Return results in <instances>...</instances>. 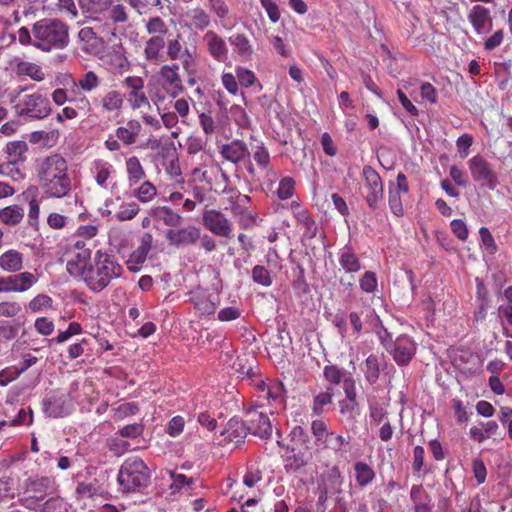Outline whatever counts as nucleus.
<instances>
[{"instance_id":"473e14b6","label":"nucleus","mask_w":512,"mask_h":512,"mask_svg":"<svg viewBox=\"0 0 512 512\" xmlns=\"http://www.w3.org/2000/svg\"><path fill=\"white\" fill-rule=\"evenodd\" d=\"M18 474L13 471L0 476V506L13 500L19 494Z\"/></svg>"},{"instance_id":"ea45409f","label":"nucleus","mask_w":512,"mask_h":512,"mask_svg":"<svg viewBox=\"0 0 512 512\" xmlns=\"http://www.w3.org/2000/svg\"><path fill=\"white\" fill-rule=\"evenodd\" d=\"M229 43L239 57L250 60L254 54L251 41L244 33H235L229 37Z\"/></svg>"},{"instance_id":"2eb2a0df","label":"nucleus","mask_w":512,"mask_h":512,"mask_svg":"<svg viewBox=\"0 0 512 512\" xmlns=\"http://www.w3.org/2000/svg\"><path fill=\"white\" fill-rule=\"evenodd\" d=\"M125 94L116 88L110 87L96 97H92L90 106L93 105L105 114H118L124 106Z\"/></svg>"},{"instance_id":"c03bdc74","label":"nucleus","mask_w":512,"mask_h":512,"mask_svg":"<svg viewBox=\"0 0 512 512\" xmlns=\"http://www.w3.org/2000/svg\"><path fill=\"white\" fill-rule=\"evenodd\" d=\"M125 168L127 173V179L129 186L132 187L136 185L141 180H143L146 176L145 170L136 156H131L125 161Z\"/></svg>"},{"instance_id":"8fccbe9b","label":"nucleus","mask_w":512,"mask_h":512,"mask_svg":"<svg viewBox=\"0 0 512 512\" xmlns=\"http://www.w3.org/2000/svg\"><path fill=\"white\" fill-rule=\"evenodd\" d=\"M252 157L261 170L269 171L271 158L268 148L264 143L252 146Z\"/></svg>"},{"instance_id":"79ce46f5","label":"nucleus","mask_w":512,"mask_h":512,"mask_svg":"<svg viewBox=\"0 0 512 512\" xmlns=\"http://www.w3.org/2000/svg\"><path fill=\"white\" fill-rule=\"evenodd\" d=\"M15 73L18 77H29L36 82H41L45 79L42 67L33 62H18L15 66Z\"/></svg>"},{"instance_id":"09e8293b","label":"nucleus","mask_w":512,"mask_h":512,"mask_svg":"<svg viewBox=\"0 0 512 512\" xmlns=\"http://www.w3.org/2000/svg\"><path fill=\"white\" fill-rule=\"evenodd\" d=\"M144 27L150 37H159L160 35L165 38V35L169 31V27L166 22L159 16L149 17L145 20Z\"/></svg>"},{"instance_id":"1a4fd4ad","label":"nucleus","mask_w":512,"mask_h":512,"mask_svg":"<svg viewBox=\"0 0 512 512\" xmlns=\"http://www.w3.org/2000/svg\"><path fill=\"white\" fill-rule=\"evenodd\" d=\"M158 83L171 98H177L186 90L180 74V64L171 62L163 64L158 71Z\"/></svg>"},{"instance_id":"b1692460","label":"nucleus","mask_w":512,"mask_h":512,"mask_svg":"<svg viewBox=\"0 0 512 512\" xmlns=\"http://www.w3.org/2000/svg\"><path fill=\"white\" fill-rule=\"evenodd\" d=\"M91 172L96 184L103 189H113L115 169L112 164L107 161L95 160L91 167Z\"/></svg>"},{"instance_id":"f257e3e1","label":"nucleus","mask_w":512,"mask_h":512,"mask_svg":"<svg viewBox=\"0 0 512 512\" xmlns=\"http://www.w3.org/2000/svg\"><path fill=\"white\" fill-rule=\"evenodd\" d=\"M38 185L47 198L69 197L73 180L66 159L60 154H51L40 159L36 165Z\"/></svg>"},{"instance_id":"2f4dec72","label":"nucleus","mask_w":512,"mask_h":512,"mask_svg":"<svg viewBox=\"0 0 512 512\" xmlns=\"http://www.w3.org/2000/svg\"><path fill=\"white\" fill-rule=\"evenodd\" d=\"M190 301L201 316H208L215 313L218 303L202 289L190 292Z\"/></svg>"},{"instance_id":"9d476101","label":"nucleus","mask_w":512,"mask_h":512,"mask_svg":"<svg viewBox=\"0 0 512 512\" xmlns=\"http://www.w3.org/2000/svg\"><path fill=\"white\" fill-rule=\"evenodd\" d=\"M472 179L481 186L494 190L498 184V176L491 163L480 155L473 156L467 162Z\"/></svg>"},{"instance_id":"052dcab7","label":"nucleus","mask_w":512,"mask_h":512,"mask_svg":"<svg viewBox=\"0 0 512 512\" xmlns=\"http://www.w3.org/2000/svg\"><path fill=\"white\" fill-rule=\"evenodd\" d=\"M295 180L290 177L286 176L283 177L280 182L277 189V196L280 200H288L292 198L295 192Z\"/></svg>"},{"instance_id":"338daca9","label":"nucleus","mask_w":512,"mask_h":512,"mask_svg":"<svg viewBox=\"0 0 512 512\" xmlns=\"http://www.w3.org/2000/svg\"><path fill=\"white\" fill-rule=\"evenodd\" d=\"M19 164L6 161L0 166V175L10 177L14 181L23 180L25 173L18 167Z\"/></svg>"},{"instance_id":"7c9ffc66","label":"nucleus","mask_w":512,"mask_h":512,"mask_svg":"<svg viewBox=\"0 0 512 512\" xmlns=\"http://www.w3.org/2000/svg\"><path fill=\"white\" fill-rule=\"evenodd\" d=\"M24 268V254L8 249L0 255V269L5 273H20Z\"/></svg>"},{"instance_id":"c756f323","label":"nucleus","mask_w":512,"mask_h":512,"mask_svg":"<svg viewBox=\"0 0 512 512\" xmlns=\"http://www.w3.org/2000/svg\"><path fill=\"white\" fill-rule=\"evenodd\" d=\"M90 263L91 250H82L81 252H74L71 259L67 261L66 268L71 276L82 279Z\"/></svg>"},{"instance_id":"0e129e2a","label":"nucleus","mask_w":512,"mask_h":512,"mask_svg":"<svg viewBox=\"0 0 512 512\" xmlns=\"http://www.w3.org/2000/svg\"><path fill=\"white\" fill-rule=\"evenodd\" d=\"M323 375L329 383L334 385L340 384L346 378L344 369L334 364L326 365L323 369Z\"/></svg>"},{"instance_id":"9b49d317","label":"nucleus","mask_w":512,"mask_h":512,"mask_svg":"<svg viewBox=\"0 0 512 512\" xmlns=\"http://www.w3.org/2000/svg\"><path fill=\"white\" fill-rule=\"evenodd\" d=\"M255 385L256 390L259 393V406H264V401H266L267 405L276 411L284 408L285 389L282 382L276 380H269V382H265L264 380L260 379Z\"/></svg>"},{"instance_id":"393cba45","label":"nucleus","mask_w":512,"mask_h":512,"mask_svg":"<svg viewBox=\"0 0 512 512\" xmlns=\"http://www.w3.org/2000/svg\"><path fill=\"white\" fill-rule=\"evenodd\" d=\"M166 40L164 37H149L143 48V57L151 65H160L165 61L164 48Z\"/></svg>"},{"instance_id":"6e6552de","label":"nucleus","mask_w":512,"mask_h":512,"mask_svg":"<svg viewBox=\"0 0 512 512\" xmlns=\"http://www.w3.org/2000/svg\"><path fill=\"white\" fill-rule=\"evenodd\" d=\"M362 191L365 202L376 210L384 198V183L380 174L370 165H365L361 172Z\"/></svg>"},{"instance_id":"5701e85b","label":"nucleus","mask_w":512,"mask_h":512,"mask_svg":"<svg viewBox=\"0 0 512 512\" xmlns=\"http://www.w3.org/2000/svg\"><path fill=\"white\" fill-rule=\"evenodd\" d=\"M467 17L474 31L479 35L488 33L492 29L493 20L490 10L482 5L473 6Z\"/></svg>"},{"instance_id":"6e6d98bb","label":"nucleus","mask_w":512,"mask_h":512,"mask_svg":"<svg viewBox=\"0 0 512 512\" xmlns=\"http://www.w3.org/2000/svg\"><path fill=\"white\" fill-rule=\"evenodd\" d=\"M166 55L171 61H176L184 56V46L180 34H177L174 38L168 39L166 42Z\"/></svg>"},{"instance_id":"c9c22d12","label":"nucleus","mask_w":512,"mask_h":512,"mask_svg":"<svg viewBox=\"0 0 512 512\" xmlns=\"http://www.w3.org/2000/svg\"><path fill=\"white\" fill-rule=\"evenodd\" d=\"M3 151L7 156V161L23 164L28 158L27 153L29 151V145L24 140H13L6 144Z\"/></svg>"},{"instance_id":"6ab92c4d","label":"nucleus","mask_w":512,"mask_h":512,"mask_svg":"<svg viewBox=\"0 0 512 512\" xmlns=\"http://www.w3.org/2000/svg\"><path fill=\"white\" fill-rule=\"evenodd\" d=\"M124 84L128 88V102L132 109L149 106V100L144 92V80L139 76H127Z\"/></svg>"},{"instance_id":"f8f14e48","label":"nucleus","mask_w":512,"mask_h":512,"mask_svg":"<svg viewBox=\"0 0 512 512\" xmlns=\"http://www.w3.org/2000/svg\"><path fill=\"white\" fill-rule=\"evenodd\" d=\"M409 193V183L406 175L399 172L396 181L388 184V204L391 213L396 217H403L405 209L403 201Z\"/></svg>"},{"instance_id":"13d9d810","label":"nucleus","mask_w":512,"mask_h":512,"mask_svg":"<svg viewBox=\"0 0 512 512\" xmlns=\"http://www.w3.org/2000/svg\"><path fill=\"white\" fill-rule=\"evenodd\" d=\"M169 474L172 479V483L169 486L171 494H176L182 489L188 490L194 484V479L188 478L184 474H178L173 471H170Z\"/></svg>"},{"instance_id":"f704fd0d","label":"nucleus","mask_w":512,"mask_h":512,"mask_svg":"<svg viewBox=\"0 0 512 512\" xmlns=\"http://www.w3.org/2000/svg\"><path fill=\"white\" fill-rule=\"evenodd\" d=\"M142 130L141 123L136 119H130L124 126H119L115 130V136L125 146H130L136 143L138 136Z\"/></svg>"},{"instance_id":"864d4df0","label":"nucleus","mask_w":512,"mask_h":512,"mask_svg":"<svg viewBox=\"0 0 512 512\" xmlns=\"http://www.w3.org/2000/svg\"><path fill=\"white\" fill-rule=\"evenodd\" d=\"M333 388L327 387L325 391L317 394L312 403V413L316 416H320L324 412V407L332 402Z\"/></svg>"},{"instance_id":"72a5a7b5","label":"nucleus","mask_w":512,"mask_h":512,"mask_svg":"<svg viewBox=\"0 0 512 512\" xmlns=\"http://www.w3.org/2000/svg\"><path fill=\"white\" fill-rule=\"evenodd\" d=\"M289 451L292 453V455L286 459L285 469L287 472L297 473L302 471L312 459V452L310 447Z\"/></svg>"},{"instance_id":"de8ad7c7","label":"nucleus","mask_w":512,"mask_h":512,"mask_svg":"<svg viewBox=\"0 0 512 512\" xmlns=\"http://www.w3.org/2000/svg\"><path fill=\"white\" fill-rule=\"evenodd\" d=\"M363 372L365 379L370 383L374 384L378 381L380 376V359L377 355H369L363 366Z\"/></svg>"},{"instance_id":"bb28decb","label":"nucleus","mask_w":512,"mask_h":512,"mask_svg":"<svg viewBox=\"0 0 512 512\" xmlns=\"http://www.w3.org/2000/svg\"><path fill=\"white\" fill-rule=\"evenodd\" d=\"M291 209L298 224L304 230L303 236L307 239L315 238L318 233V225L310 212L302 208L301 205L295 201L291 203Z\"/></svg>"},{"instance_id":"a878e982","label":"nucleus","mask_w":512,"mask_h":512,"mask_svg":"<svg viewBox=\"0 0 512 512\" xmlns=\"http://www.w3.org/2000/svg\"><path fill=\"white\" fill-rule=\"evenodd\" d=\"M219 153L223 159L235 165L241 163L250 155L246 143L242 140H232L223 144L219 148Z\"/></svg>"},{"instance_id":"3c124183","label":"nucleus","mask_w":512,"mask_h":512,"mask_svg":"<svg viewBox=\"0 0 512 512\" xmlns=\"http://www.w3.org/2000/svg\"><path fill=\"white\" fill-rule=\"evenodd\" d=\"M354 470L356 481L361 487L367 486L375 478V473L373 469L365 462H356L354 464Z\"/></svg>"},{"instance_id":"774afa93","label":"nucleus","mask_w":512,"mask_h":512,"mask_svg":"<svg viewBox=\"0 0 512 512\" xmlns=\"http://www.w3.org/2000/svg\"><path fill=\"white\" fill-rule=\"evenodd\" d=\"M252 279L264 287L270 286L273 282L269 270L262 265H256L252 269Z\"/></svg>"},{"instance_id":"680f3d73","label":"nucleus","mask_w":512,"mask_h":512,"mask_svg":"<svg viewBox=\"0 0 512 512\" xmlns=\"http://www.w3.org/2000/svg\"><path fill=\"white\" fill-rule=\"evenodd\" d=\"M55 7L60 14L66 16L68 19L74 20L79 16L74 0H56Z\"/></svg>"},{"instance_id":"bf43d9fd","label":"nucleus","mask_w":512,"mask_h":512,"mask_svg":"<svg viewBox=\"0 0 512 512\" xmlns=\"http://www.w3.org/2000/svg\"><path fill=\"white\" fill-rule=\"evenodd\" d=\"M112 411L114 420L120 421L127 417L136 415L140 411V408L135 402H127L113 408Z\"/></svg>"},{"instance_id":"4c0bfd02","label":"nucleus","mask_w":512,"mask_h":512,"mask_svg":"<svg viewBox=\"0 0 512 512\" xmlns=\"http://www.w3.org/2000/svg\"><path fill=\"white\" fill-rule=\"evenodd\" d=\"M338 261L346 274L354 275L362 269L359 257L350 246H345L340 250Z\"/></svg>"},{"instance_id":"c85d7f7f","label":"nucleus","mask_w":512,"mask_h":512,"mask_svg":"<svg viewBox=\"0 0 512 512\" xmlns=\"http://www.w3.org/2000/svg\"><path fill=\"white\" fill-rule=\"evenodd\" d=\"M153 237L150 233H144L141 237L139 246L131 253L127 261L128 269L137 272L146 261L147 255L152 246Z\"/></svg>"},{"instance_id":"49530a36","label":"nucleus","mask_w":512,"mask_h":512,"mask_svg":"<svg viewBox=\"0 0 512 512\" xmlns=\"http://www.w3.org/2000/svg\"><path fill=\"white\" fill-rule=\"evenodd\" d=\"M288 438L289 442L286 445L287 450H297L304 447H310L309 435L301 426H295L292 428Z\"/></svg>"},{"instance_id":"39448f33","label":"nucleus","mask_w":512,"mask_h":512,"mask_svg":"<svg viewBox=\"0 0 512 512\" xmlns=\"http://www.w3.org/2000/svg\"><path fill=\"white\" fill-rule=\"evenodd\" d=\"M117 481L123 493L141 492L150 482L149 469L139 457H129L120 467Z\"/></svg>"},{"instance_id":"e2e57ef3","label":"nucleus","mask_w":512,"mask_h":512,"mask_svg":"<svg viewBox=\"0 0 512 512\" xmlns=\"http://www.w3.org/2000/svg\"><path fill=\"white\" fill-rule=\"evenodd\" d=\"M59 138L58 130L51 131H35L30 136V142L39 143L43 142L46 145L53 146Z\"/></svg>"},{"instance_id":"a18cd8bd","label":"nucleus","mask_w":512,"mask_h":512,"mask_svg":"<svg viewBox=\"0 0 512 512\" xmlns=\"http://www.w3.org/2000/svg\"><path fill=\"white\" fill-rule=\"evenodd\" d=\"M78 40L81 44V49L85 52H93L100 43V38L91 27H83L78 32Z\"/></svg>"},{"instance_id":"e433bc0d","label":"nucleus","mask_w":512,"mask_h":512,"mask_svg":"<svg viewBox=\"0 0 512 512\" xmlns=\"http://www.w3.org/2000/svg\"><path fill=\"white\" fill-rule=\"evenodd\" d=\"M104 7L107 12V19L114 25L124 24L129 20V9L119 0H105Z\"/></svg>"},{"instance_id":"aec40b11","label":"nucleus","mask_w":512,"mask_h":512,"mask_svg":"<svg viewBox=\"0 0 512 512\" xmlns=\"http://www.w3.org/2000/svg\"><path fill=\"white\" fill-rule=\"evenodd\" d=\"M248 432L249 429L245 422L237 418H231L221 432L223 439L220 443L222 445L232 444L237 447L244 442Z\"/></svg>"},{"instance_id":"0eeeda50","label":"nucleus","mask_w":512,"mask_h":512,"mask_svg":"<svg viewBox=\"0 0 512 512\" xmlns=\"http://www.w3.org/2000/svg\"><path fill=\"white\" fill-rule=\"evenodd\" d=\"M15 114L29 120H41L51 114L49 99L39 91L31 94H19L14 105Z\"/></svg>"},{"instance_id":"69168bd1","label":"nucleus","mask_w":512,"mask_h":512,"mask_svg":"<svg viewBox=\"0 0 512 512\" xmlns=\"http://www.w3.org/2000/svg\"><path fill=\"white\" fill-rule=\"evenodd\" d=\"M53 299L46 294L36 295L28 304L31 312L38 313L45 309L52 308Z\"/></svg>"},{"instance_id":"f03ea898","label":"nucleus","mask_w":512,"mask_h":512,"mask_svg":"<svg viewBox=\"0 0 512 512\" xmlns=\"http://www.w3.org/2000/svg\"><path fill=\"white\" fill-rule=\"evenodd\" d=\"M71 80L72 89L57 88L52 94V100L57 106H62L66 102L75 103L79 109H90V100L87 95L95 94L101 87L103 78L94 70H88L80 74L76 79L67 75Z\"/></svg>"},{"instance_id":"dca6fc26","label":"nucleus","mask_w":512,"mask_h":512,"mask_svg":"<svg viewBox=\"0 0 512 512\" xmlns=\"http://www.w3.org/2000/svg\"><path fill=\"white\" fill-rule=\"evenodd\" d=\"M201 238V229L195 225H188L178 229H168L165 239L170 246L183 248L195 245Z\"/></svg>"},{"instance_id":"5fc2aeb1","label":"nucleus","mask_w":512,"mask_h":512,"mask_svg":"<svg viewBox=\"0 0 512 512\" xmlns=\"http://www.w3.org/2000/svg\"><path fill=\"white\" fill-rule=\"evenodd\" d=\"M140 211V206L134 201L122 202L119 209L115 212V219L123 222L132 220Z\"/></svg>"},{"instance_id":"4d7b16f0","label":"nucleus","mask_w":512,"mask_h":512,"mask_svg":"<svg viewBox=\"0 0 512 512\" xmlns=\"http://www.w3.org/2000/svg\"><path fill=\"white\" fill-rule=\"evenodd\" d=\"M157 194V189L150 181H144L133 190V196L142 203L150 202Z\"/></svg>"},{"instance_id":"4468645a","label":"nucleus","mask_w":512,"mask_h":512,"mask_svg":"<svg viewBox=\"0 0 512 512\" xmlns=\"http://www.w3.org/2000/svg\"><path fill=\"white\" fill-rule=\"evenodd\" d=\"M9 274L0 277V293H22L28 291L38 281L37 276L29 271Z\"/></svg>"},{"instance_id":"ddd939ff","label":"nucleus","mask_w":512,"mask_h":512,"mask_svg":"<svg viewBox=\"0 0 512 512\" xmlns=\"http://www.w3.org/2000/svg\"><path fill=\"white\" fill-rule=\"evenodd\" d=\"M202 224L215 236L222 238L233 236V223L221 210L206 209L202 215Z\"/></svg>"},{"instance_id":"58836bf2","label":"nucleus","mask_w":512,"mask_h":512,"mask_svg":"<svg viewBox=\"0 0 512 512\" xmlns=\"http://www.w3.org/2000/svg\"><path fill=\"white\" fill-rule=\"evenodd\" d=\"M150 215L156 221L162 222L165 226L178 227L183 222V217L166 206H158L151 210Z\"/></svg>"},{"instance_id":"7ed1b4c3","label":"nucleus","mask_w":512,"mask_h":512,"mask_svg":"<svg viewBox=\"0 0 512 512\" xmlns=\"http://www.w3.org/2000/svg\"><path fill=\"white\" fill-rule=\"evenodd\" d=\"M34 47L42 52L66 49L70 43L69 25L59 18H42L33 24Z\"/></svg>"},{"instance_id":"cd10ccee","label":"nucleus","mask_w":512,"mask_h":512,"mask_svg":"<svg viewBox=\"0 0 512 512\" xmlns=\"http://www.w3.org/2000/svg\"><path fill=\"white\" fill-rule=\"evenodd\" d=\"M186 20V26L198 31H204L211 25V16L207 10L197 5L188 7L183 14Z\"/></svg>"},{"instance_id":"4be33fe9","label":"nucleus","mask_w":512,"mask_h":512,"mask_svg":"<svg viewBox=\"0 0 512 512\" xmlns=\"http://www.w3.org/2000/svg\"><path fill=\"white\" fill-rule=\"evenodd\" d=\"M203 42L208 54L217 62H224L228 58V46L225 39L214 30H207L203 35Z\"/></svg>"},{"instance_id":"a19ab883","label":"nucleus","mask_w":512,"mask_h":512,"mask_svg":"<svg viewBox=\"0 0 512 512\" xmlns=\"http://www.w3.org/2000/svg\"><path fill=\"white\" fill-rule=\"evenodd\" d=\"M25 215V210L18 204H12L0 209V222L13 227L19 225Z\"/></svg>"},{"instance_id":"20e7f679","label":"nucleus","mask_w":512,"mask_h":512,"mask_svg":"<svg viewBox=\"0 0 512 512\" xmlns=\"http://www.w3.org/2000/svg\"><path fill=\"white\" fill-rule=\"evenodd\" d=\"M122 272V266L111 255L98 250L81 280L91 291L98 293L112 280L121 277Z\"/></svg>"},{"instance_id":"a211bd4d","label":"nucleus","mask_w":512,"mask_h":512,"mask_svg":"<svg viewBox=\"0 0 512 512\" xmlns=\"http://www.w3.org/2000/svg\"><path fill=\"white\" fill-rule=\"evenodd\" d=\"M257 407H251L246 412L247 427L249 432L260 438H268L272 434V425L266 413L259 411Z\"/></svg>"},{"instance_id":"603ef678","label":"nucleus","mask_w":512,"mask_h":512,"mask_svg":"<svg viewBox=\"0 0 512 512\" xmlns=\"http://www.w3.org/2000/svg\"><path fill=\"white\" fill-rule=\"evenodd\" d=\"M100 492L101 488L95 479L90 482H79L75 489L77 499L93 498L94 496L99 495Z\"/></svg>"},{"instance_id":"f3484780","label":"nucleus","mask_w":512,"mask_h":512,"mask_svg":"<svg viewBox=\"0 0 512 512\" xmlns=\"http://www.w3.org/2000/svg\"><path fill=\"white\" fill-rule=\"evenodd\" d=\"M55 481L47 476L28 477L19 485V494H26L29 498L42 500L54 490Z\"/></svg>"},{"instance_id":"412c9836","label":"nucleus","mask_w":512,"mask_h":512,"mask_svg":"<svg viewBox=\"0 0 512 512\" xmlns=\"http://www.w3.org/2000/svg\"><path fill=\"white\" fill-rule=\"evenodd\" d=\"M393 355L395 362L400 365H407L416 353V344L411 337L401 335L397 337L393 349L387 348Z\"/></svg>"},{"instance_id":"423d86ee","label":"nucleus","mask_w":512,"mask_h":512,"mask_svg":"<svg viewBox=\"0 0 512 512\" xmlns=\"http://www.w3.org/2000/svg\"><path fill=\"white\" fill-rule=\"evenodd\" d=\"M223 193L228 194L229 210L241 229L247 230L258 224V213L251 208L250 196L242 194L235 187H225Z\"/></svg>"},{"instance_id":"37998d69","label":"nucleus","mask_w":512,"mask_h":512,"mask_svg":"<svg viewBox=\"0 0 512 512\" xmlns=\"http://www.w3.org/2000/svg\"><path fill=\"white\" fill-rule=\"evenodd\" d=\"M410 497L414 503L415 512H431V497L423 489L422 485L412 486Z\"/></svg>"}]
</instances>
